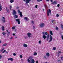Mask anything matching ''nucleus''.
Instances as JSON below:
<instances>
[{
    "label": "nucleus",
    "mask_w": 63,
    "mask_h": 63,
    "mask_svg": "<svg viewBox=\"0 0 63 63\" xmlns=\"http://www.w3.org/2000/svg\"><path fill=\"white\" fill-rule=\"evenodd\" d=\"M2 10V8H0V11H1Z\"/></svg>",
    "instance_id": "bf43d9fd"
},
{
    "label": "nucleus",
    "mask_w": 63,
    "mask_h": 63,
    "mask_svg": "<svg viewBox=\"0 0 63 63\" xmlns=\"http://www.w3.org/2000/svg\"><path fill=\"white\" fill-rule=\"evenodd\" d=\"M3 17V19H5V17H4L3 16V17Z\"/></svg>",
    "instance_id": "603ef678"
},
{
    "label": "nucleus",
    "mask_w": 63,
    "mask_h": 63,
    "mask_svg": "<svg viewBox=\"0 0 63 63\" xmlns=\"http://www.w3.org/2000/svg\"><path fill=\"white\" fill-rule=\"evenodd\" d=\"M31 1V0H26V5H28V3L29 2H30V1Z\"/></svg>",
    "instance_id": "39448f33"
},
{
    "label": "nucleus",
    "mask_w": 63,
    "mask_h": 63,
    "mask_svg": "<svg viewBox=\"0 0 63 63\" xmlns=\"http://www.w3.org/2000/svg\"><path fill=\"white\" fill-rule=\"evenodd\" d=\"M41 40H40L39 41V44H41Z\"/></svg>",
    "instance_id": "3c124183"
},
{
    "label": "nucleus",
    "mask_w": 63,
    "mask_h": 63,
    "mask_svg": "<svg viewBox=\"0 0 63 63\" xmlns=\"http://www.w3.org/2000/svg\"><path fill=\"white\" fill-rule=\"evenodd\" d=\"M46 55L47 56H49V53H46Z\"/></svg>",
    "instance_id": "f3484780"
},
{
    "label": "nucleus",
    "mask_w": 63,
    "mask_h": 63,
    "mask_svg": "<svg viewBox=\"0 0 63 63\" xmlns=\"http://www.w3.org/2000/svg\"><path fill=\"white\" fill-rule=\"evenodd\" d=\"M49 35H47V37L46 36V38L47 39V41H48V39H49Z\"/></svg>",
    "instance_id": "9b49d317"
},
{
    "label": "nucleus",
    "mask_w": 63,
    "mask_h": 63,
    "mask_svg": "<svg viewBox=\"0 0 63 63\" xmlns=\"http://www.w3.org/2000/svg\"><path fill=\"white\" fill-rule=\"evenodd\" d=\"M13 37H12L11 38H10V39H13Z\"/></svg>",
    "instance_id": "e2e57ef3"
},
{
    "label": "nucleus",
    "mask_w": 63,
    "mask_h": 63,
    "mask_svg": "<svg viewBox=\"0 0 63 63\" xmlns=\"http://www.w3.org/2000/svg\"><path fill=\"white\" fill-rule=\"evenodd\" d=\"M18 13H20V11L19 10H18Z\"/></svg>",
    "instance_id": "7c9ffc66"
},
{
    "label": "nucleus",
    "mask_w": 63,
    "mask_h": 63,
    "mask_svg": "<svg viewBox=\"0 0 63 63\" xmlns=\"http://www.w3.org/2000/svg\"><path fill=\"white\" fill-rule=\"evenodd\" d=\"M2 57V56H1V55H0V59H1Z\"/></svg>",
    "instance_id": "37998d69"
},
{
    "label": "nucleus",
    "mask_w": 63,
    "mask_h": 63,
    "mask_svg": "<svg viewBox=\"0 0 63 63\" xmlns=\"http://www.w3.org/2000/svg\"><path fill=\"white\" fill-rule=\"evenodd\" d=\"M6 52V50H4L3 51V52H2V53H4V52Z\"/></svg>",
    "instance_id": "e433bc0d"
},
{
    "label": "nucleus",
    "mask_w": 63,
    "mask_h": 63,
    "mask_svg": "<svg viewBox=\"0 0 63 63\" xmlns=\"http://www.w3.org/2000/svg\"><path fill=\"white\" fill-rule=\"evenodd\" d=\"M18 17V16L17 15H15L14 16L15 18H17Z\"/></svg>",
    "instance_id": "aec40b11"
},
{
    "label": "nucleus",
    "mask_w": 63,
    "mask_h": 63,
    "mask_svg": "<svg viewBox=\"0 0 63 63\" xmlns=\"http://www.w3.org/2000/svg\"><path fill=\"white\" fill-rule=\"evenodd\" d=\"M37 2H40L41 1H42V0H37Z\"/></svg>",
    "instance_id": "c85d7f7f"
},
{
    "label": "nucleus",
    "mask_w": 63,
    "mask_h": 63,
    "mask_svg": "<svg viewBox=\"0 0 63 63\" xmlns=\"http://www.w3.org/2000/svg\"><path fill=\"white\" fill-rule=\"evenodd\" d=\"M61 28L62 30H63V25L61 24Z\"/></svg>",
    "instance_id": "5701e85b"
},
{
    "label": "nucleus",
    "mask_w": 63,
    "mask_h": 63,
    "mask_svg": "<svg viewBox=\"0 0 63 63\" xmlns=\"http://www.w3.org/2000/svg\"><path fill=\"white\" fill-rule=\"evenodd\" d=\"M56 30H58V27H56Z\"/></svg>",
    "instance_id": "473e14b6"
},
{
    "label": "nucleus",
    "mask_w": 63,
    "mask_h": 63,
    "mask_svg": "<svg viewBox=\"0 0 63 63\" xmlns=\"http://www.w3.org/2000/svg\"><path fill=\"white\" fill-rule=\"evenodd\" d=\"M51 10H50V9H48V11L47 10V16H49V13L50 14H51Z\"/></svg>",
    "instance_id": "f257e3e1"
},
{
    "label": "nucleus",
    "mask_w": 63,
    "mask_h": 63,
    "mask_svg": "<svg viewBox=\"0 0 63 63\" xmlns=\"http://www.w3.org/2000/svg\"><path fill=\"white\" fill-rule=\"evenodd\" d=\"M6 10L8 13H9V9H8V8H6Z\"/></svg>",
    "instance_id": "4be33fe9"
},
{
    "label": "nucleus",
    "mask_w": 63,
    "mask_h": 63,
    "mask_svg": "<svg viewBox=\"0 0 63 63\" xmlns=\"http://www.w3.org/2000/svg\"><path fill=\"white\" fill-rule=\"evenodd\" d=\"M60 6V4H58L57 5V6L58 7H59Z\"/></svg>",
    "instance_id": "79ce46f5"
},
{
    "label": "nucleus",
    "mask_w": 63,
    "mask_h": 63,
    "mask_svg": "<svg viewBox=\"0 0 63 63\" xmlns=\"http://www.w3.org/2000/svg\"><path fill=\"white\" fill-rule=\"evenodd\" d=\"M43 37L44 39H45L47 37V36H46L45 35H44L43 36Z\"/></svg>",
    "instance_id": "ddd939ff"
},
{
    "label": "nucleus",
    "mask_w": 63,
    "mask_h": 63,
    "mask_svg": "<svg viewBox=\"0 0 63 63\" xmlns=\"http://www.w3.org/2000/svg\"><path fill=\"white\" fill-rule=\"evenodd\" d=\"M44 25H45V24H44V23H40L39 24V26L41 28H43V27H44Z\"/></svg>",
    "instance_id": "f03ea898"
},
{
    "label": "nucleus",
    "mask_w": 63,
    "mask_h": 63,
    "mask_svg": "<svg viewBox=\"0 0 63 63\" xmlns=\"http://www.w3.org/2000/svg\"><path fill=\"white\" fill-rule=\"evenodd\" d=\"M2 30H3V31H4V26H2Z\"/></svg>",
    "instance_id": "b1692460"
},
{
    "label": "nucleus",
    "mask_w": 63,
    "mask_h": 63,
    "mask_svg": "<svg viewBox=\"0 0 63 63\" xmlns=\"http://www.w3.org/2000/svg\"><path fill=\"white\" fill-rule=\"evenodd\" d=\"M20 58H22V55H20Z\"/></svg>",
    "instance_id": "49530a36"
},
{
    "label": "nucleus",
    "mask_w": 63,
    "mask_h": 63,
    "mask_svg": "<svg viewBox=\"0 0 63 63\" xmlns=\"http://www.w3.org/2000/svg\"><path fill=\"white\" fill-rule=\"evenodd\" d=\"M19 15L20 16V17H22V12H20Z\"/></svg>",
    "instance_id": "a211bd4d"
},
{
    "label": "nucleus",
    "mask_w": 63,
    "mask_h": 63,
    "mask_svg": "<svg viewBox=\"0 0 63 63\" xmlns=\"http://www.w3.org/2000/svg\"><path fill=\"white\" fill-rule=\"evenodd\" d=\"M36 63H38V61H37L36 62Z\"/></svg>",
    "instance_id": "5fc2aeb1"
},
{
    "label": "nucleus",
    "mask_w": 63,
    "mask_h": 63,
    "mask_svg": "<svg viewBox=\"0 0 63 63\" xmlns=\"http://www.w3.org/2000/svg\"><path fill=\"white\" fill-rule=\"evenodd\" d=\"M61 59L62 60H63V57H61Z\"/></svg>",
    "instance_id": "a18cd8bd"
},
{
    "label": "nucleus",
    "mask_w": 63,
    "mask_h": 63,
    "mask_svg": "<svg viewBox=\"0 0 63 63\" xmlns=\"http://www.w3.org/2000/svg\"><path fill=\"white\" fill-rule=\"evenodd\" d=\"M33 59L32 57V56H30L28 58V59H29L30 60H32Z\"/></svg>",
    "instance_id": "1a4fd4ad"
},
{
    "label": "nucleus",
    "mask_w": 63,
    "mask_h": 63,
    "mask_svg": "<svg viewBox=\"0 0 63 63\" xmlns=\"http://www.w3.org/2000/svg\"><path fill=\"white\" fill-rule=\"evenodd\" d=\"M16 53H14L13 54V55H14V56H16Z\"/></svg>",
    "instance_id": "2f4dec72"
},
{
    "label": "nucleus",
    "mask_w": 63,
    "mask_h": 63,
    "mask_svg": "<svg viewBox=\"0 0 63 63\" xmlns=\"http://www.w3.org/2000/svg\"><path fill=\"white\" fill-rule=\"evenodd\" d=\"M50 33L51 35L52 36V35H53V33H52V31H50Z\"/></svg>",
    "instance_id": "dca6fc26"
},
{
    "label": "nucleus",
    "mask_w": 63,
    "mask_h": 63,
    "mask_svg": "<svg viewBox=\"0 0 63 63\" xmlns=\"http://www.w3.org/2000/svg\"><path fill=\"white\" fill-rule=\"evenodd\" d=\"M45 34L46 35H47V32H45Z\"/></svg>",
    "instance_id": "a19ab883"
},
{
    "label": "nucleus",
    "mask_w": 63,
    "mask_h": 63,
    "mask_svg": "<svg viewBox=\"0 0 63 63\" xmlns=\"http://www.w3.org/2000/svg\"><path fill=\"white\" fill-rule=\"evenodd\" d=\"M0 8H2V6L0 5Z\"/></svg>",
    "instance_id": "680f3d73"
},
{
    "label": "nucleus",
    "mask_w": 63,
    "mask_h": 63,
    "mask_svg": "<svg viewBox=\"0 0 63 63\" xmlns=\"http://www.w3.org/2000/svg\"><path fill=\"white\" fill-rule=\"evenodd\" d=\"M61 51H58V57H59L60 55L61 54Z\"/></svg>",
    "instance_id": "423d86ee"
},
{
    "label": "nucleus",
    "mask_w": 63,
    "mask_h": 63,
    "mask_svg": "<svg viewBox=\"0 0 63 63\" xmlns=\"http://www.w3.org/2000/svg\"><path fill=\"white\" fill-rule=\"evenodd\" d=\"M60 60H58V62H59V61H60Z\"/></svg>",
    "instance_id": "69168bd1"
},
{
    "label": "nucleus",
    "mask_w": 63,
    "mask_h": 63,
    "mask_svg": "<svg viewBox=\"0 0 63 63\" xmlns=\"http://www.w3.org/2000/svg\"><path fill=\"white\" fill-rule=\"evenodd\" d=\"M50 40H49L48 43H49L50 42H51L52 40V37L51 35H50Z\"/></svg>",
    "instance_id": "20e7f679"
},
{
    "label": "nucleus",
    "mask_w": 63,
    "mask_h": 63,
    "mask_svg": "<svg viewBox=\"0 0 63 63\" xmlns=\"http://www.w3.org/2000/svg\"><path fill=\"white\" fill-rule=\"evenodd\" d=\"M27 61L28 62H30V60H29V59H28L27 60Z\"/></svg>",
    "instance_id": "4c0bfd02"
},
{
    "label": "nucleus",
    "mask_w": 63,
    "mask_h": 63,
    "mask_svg": "<svg viewBox=\"0 0 63 63\" xmlns=\"http://www.w3.org/2000/svg\"><path fill=\"white\" fill-rule=\"evenodd\" d=\"M50 0L51 1V2H53V0ZM46 1H47V2H48V1H49V0H47Z\"/></svg>",
    "instance_id": "a878e982"
},
{
    "label": "nucleus",
    "mask_w": 63,
    "mask_h": 63,
    "mask_svg": "<svg viewBox=\"0 0 63 63\" xmlns=\"http://www.w3.org/2000/svg\"><path fill=\"white\" fill-rule=\"evenodd\" d=\"M43 35H45V32H43Z\"/></svg>",
    "instance_id": "13d9d810"
},
{
    "label": "nucleus",
    "mask_w": 63,
    "mask_h": 63,
    "mask_svg": "<svg viewBox=\"0 0 63 63\" xmlns=\"http://www.w3.org/2000/svg\"><path fill=\"white\" fill-rule=\"evenodd\" d=\"M61 38H62V40H63V35H62Z\"/></svg>",
    "instance_id": "ea45409f"
},
{
    "label": "nucleus",
    "mask_w": 63,
    "mask_h": 63,
    "mask_svg": "<svg viewBox=\"0 0 63 63\" xmlns=\"http://www.w3.org/2000/svg\"><path fill=\"white\" fill-rule=\"evenodd\" d=\"M8 45V44H7V43H5L2 46H7V45Z\"/></svg>",
    "instance_id": "412c9836"
},
{
    "label": "nucleus",
    "mask_w": 63,
    "mask_h": 63,
    "mask_svg": "<svg viewBox=\"0 0 63 63\" xmlns=\"http://www.w3.org/2000/svg\"><path fill=\"white\" fill-rule=\"evenodd\" d=\"M32 63H35V61H34V59H32Z\"/></svg>",
    "instance_id": "4468645a"
},
{
    "label": "nucleus",
    "mask_w": 63,
    "mask_h": 63,
    "mask_svg": "<svg viewBox=\"0 0 63 63\" xmlns=\"http://www.w3.org/2000/svg\"><path fill=\"white\" fill-rule=\"evenodd\" d=\"M54 21V20H52V22L53 23V24H54V23H53V21Z\"/></svg>",
    "instance_id": "58836bf2"
},
{
    "label": "nucleus",
    "mask_w": 63,
    "mask_h": 63,
    "mask_svg": "<svg viewBox=\"0 0 63 63\" xmlns=\"http://www.w3.org/2000/svg\"><path fill=\"white\" fill-rule=\"evenodd\" d=\"M13 36H15V33H13Z\"/></svg>",
    "instance_id": "4d7b16f0"
},
{
    "label": "nucleus",
    "mask_w": 63,
    "mask_h": 63,
    "mask_svg": "<svg viewBox=\"0 0 63 63\" xmlns=\"http://www.w3.org/2000/svg\"><path fill=\"white\" fill-rule=\"evenodd\" d=\"M24 19H26L27 21H28V18H27L26 17H25L24 18Z\"/></svg>",
    "instance_id": "2eb2a0df"
},
{
    "label": "nucleus",
    "mask_w": 63,
    "mask_h": 63,
    "mask_svg": "<svg viewBox=\"0 0 63 63\" xmlns=\"http://www.w3.org/2000/svg\"><path fill=\"white\" fill-rule=\"evenodd\" d=\"M31 22L32 23V24H34V21H32Z\"/></svg>",
    "instance_id": "09e8293b"
},
{
    "label": "nucleus",
    "mask_w": 63,
    "mask_h": 63,
    "mask_svg": "<svg viewBox=\"0 0 63 63\" xmlns=\"http://www.w3.org/2000/svg\"><path fill=\"white\" fill-rule=\"evenodd\" d=\"M8 52L6 51V53H8Z\"/></svg>",
    "instance_id": "338daca9"
},
{
    "label": "nucleus",
    "mask_w": 63,
    "mask_h": 63,
    "mask_svg": "<svg viewBox=\"0 0 63 63\" xmlns=\"http://www.w3.org/2000/svg\"><path fill=\"white\" fill-rule=\"evenodd\" d=\"M27 35L29 38L30 37V35H31V33L30 32H28L27 33Z\"/></svg>",
    "instance_id": "0eeeda50"
},
{
    "label": "nucleus",
    "mask_w": 63,
    "mask_h": 63,
    "mask_svg": "<svg viewBox=\"0 0 63 63\" xmlns=\"http://www.w3.org/2000/svg\"><path fill=\"white\" fill-rule=\"evenodd\" d=\"M16 12L15 10H14L13 11V15H16Z\"/></svg>",
    "instance_id": "6e6552de"
},
{
    "label": "nucleus",
    "mask_w": 63,
    "mask_h": 63,
    "mask_svg": "<svg viewBox=\"0 0 63 63\" xmlns=\"http://www.w3.org/2000/svg\"><path fill=\"white\" fill-rule=\"evenodd\" d=\"M56 16L57 17H58L59 16V15H58V14H57L56 15Z\"/></svg>",
    "instance_id": "f704fd0d"
},
{
    "label": "nucleus",
    "mask_w": 63,
    "mask_h": 63,
    "mask_svg": "<svg viewBox=\"0 0 63 63\" xmlns=\"http://www.w3.org/2000/svg\"><path fill=\"white\" fill-rule=\"evenodd\" d=\"M38 5H35V7L36 8H37V7H38Z\"/></svg>",
    "instance_id": "de8ad7c7"
},
{
    "label": "nucleus",
    "mask_w": 63,
    "mask_h": 63,
    "mask_svg": "<svg viewBox=\"0 0 63 63\" xmlns=\"http://www.w3.org/2000/svg\"><path fill=\"white\" fill-rule=\"evenodd\" d=\"M8 35H10V32H8L7 33Z\"/></svg>",
    "instance_id": "c03bdc74"
},
{
    "label": "nucleus",
    "mask_w": 63,
    "mask_h": 63,
    "mask_svg": "<svg viewBox=\"0 0 63 63\" xmlns=\"http://www.w3.org/2000/svg\"><path fill=\"white\" fill-rule=\"evenodd\" d=\"M19 8V7H16V8Z\"/></svg>",
    "instance_id": "774afa93"
},
{
    "label": "nucleus",
    "mask_w": 63,
    "mask_h": 63,
    "mask_svg": "<svg viewBox=\"0 0 63 63\" xmlns=\"http://www.w3.org/2000/svg\"><path fill=\"white\" fill-rule=\"evenodd\" d=\"M10 2L11 3H13V2H14V0H10Z\"/></svg>",
    "instance_id": "6ab92c4d"
},
{
    "label": "nucleus",
    "mask_w": 63,
    "mask_h": 63,
    "mask_svg": "<svg viewBox=\"0 0 63 63\" xmlns=\"http://www.w3.org/2000/svg\"><path fill=\"white\" fill-rule=\"evenodd\" d=\"M15 29V27H12V29Z\"/></svg>",
    "instance_id": "c9c22d12"
},
{
    "label": "nucleus",
    "mask_w": 63,
    "mask_h": 63,
    "mask_svg": "<svg viewBox=\"0 0 63 63\" xmlns=\"http://www.w3.org/2000/svg\"><path fill=\"white\" fill-rule=\"evenodd\" d=\"M6 31L8 32H9V30H6Z\"/></svg>",
    "instance_id": "0e129e2a"
},
{
    "label": "nucleus",
    "mask_w": 63,
    "mask_h": 63,
    "mask_svg": "<svg viewBox=\"0 0 63 63\" xmlns=\"http://www.w3.org/2000/svg\"><path fill=\"white\" fill-rule=\"evenodd\" d=\"M10 8H12V6L10 5Z\"/></svg>",
    "instance_id": "864d4df0"
},
{
    "label": "nucleus",
    "mask_w": 63,
    "mask_h": 63,
    "mask_svg": "<svg viewBox=\"0 0 63 63\" xmlns=\"http://www.w3.org/2000/svg\"><path fill=\"white\" fill-rule=\"evenodd\" d=\"M56 49V47H54L53 48V49L54 50H55Z\"/></svg>",
    "instance_id": "72a5a7b5"
},
{
    "label": "nucleus",
    "mask_w": 63,
    "mask_h": 63,
    "mask_svg": "<svg viewBox=\"0 0 63 63\" xmlns=\"http://www.w3.org/2000/svg\"><path fill=\"white\" fill-rule=\"evenodd\" d=\"M52 4H57V1H54L52 3Z\"/></svg>",
    "instance_id": "f8f14e48"
},
{
    "label": "nucleus",
    "mask_w": 63,
    "mask_h": 63,
    "mask_svg": "<svg viewBox=\"0 0 63 63\" xmlns=\"http://www.w3.org/2000/svg\"><path fill=\"white\" fill-rule=\"evenodd\" d=\"M2 21H3V22L4 23H5L6 21L5 20V19L3 20Z\"/></svg>",
    "instance_id": "cd10ccee"
},
{
    "label": "nucleus",
    "mask_w": 63,
    "mask_h": 63,
    "mask_svg": "<svg viewBox=\"0 0 63 63\" xmlns=\"http://www.w3.org/2000/svg\"><path fill=\"white\" fill-rule=\"evenodd\" d=\"M23 46L24 47H28V45L27 44H23Z\"/></svg>",
    "instance_id": "9d476101"
},
{
    "label": "nucleus",
    "mask_w": 63,
    "mask_h": 63,
    "mask_svg": "<svg viewBox=\"0 0 63 63\" xmlns=\"http://www.w3.org/2000/svg\"><path fill=\"white\" fill-rule=\"evenodd\" d=\"M6 34V33L3 32H2V34L3 35H5Z\"/></svg>",
    "instance_id": "c756f323"
},
{
    "label": "nucleus",
    "mask_w": 63,
    "mask_h": 63,
    "mask_svg": "<svg viewBox=\"0 0 63 63\" xmlns=\"http://www.w3.org/2000/svg\"><path fill=\"white\" fill-rule=\"evenodd\" d=\"M16 21H17L18 24H20V19H19V18L18 19H16Z\"/></svg>",
    "instance_id": "7ed1b4c3"
},
{
    "label": "nucleus",
    "mask_w": 63,
    "mask_h": 63,
    "mask_svg": "<svg viewBox=\"0 0 63 63\" xmlns=\"http://www.w3.org/2000/svg\"><path fill=\"white\" fill-rule=\"evenodd\" d=\"M33 29H34V28H35V26H33Z\"/></svg>",
    "instance_id": "052dcab7"
},
{
    "label": "nucleus",
    "mask_w": 63,
    "mask_h": 63,
    "mask_svg": "<svg viewBox=\"0 0 63 63\" xmlns=\"http://www.w3.org/2000/svg\"><path fill=\"white\" fill-rule=\"evenodd\" d=\"M10 60V58H8V61H9Z\"/></svg>",
    "instance_id": "6e6d98bb"
},
{
    "label": "nucleus",
    "mask_w": 63,
    "mask_h": 63,
    "mask_svg": "<svg viewBox=\"0 0 63 63\" xmlns=\"http://www.w3.org/2000/svg\"><path fill=\"white\" fill-rule=\"evenodd\" d=\"M10 60L11 61H13V58H10Z\"/></svg>",
    "instance_id": "bb28decb"
},
{
    "label": "nucleus",
    "mask_w": 63,
    "mask_h": 63,
    "mask_svg": "<svg viewBox=\"0 0 63 63\" xmlns=\"http://www.w3.org/2000/svg\"><path fill=\"white\" fill-rule=\"evenodd\" d=\"M4 48H3L1 50V51H3V50H4Z\"/></svg>",
    "instance_id": "8fccbe9b"
},
{
    "label": "nucleus",
    "mask_w": 63,
    "mask_h": 63,
    "mask_svg": "<svg viewBox=\"0 0 63 63\" xmlns=\"http://www.w3.org/2000/svg\"><path fill=\"white\" fill-rule=\"evenodd\" d=\"M34 55H37V53L36 52H34L33 54Z\"/></svg>",
    "instance_id": "393cba45"
}]
</instances>
